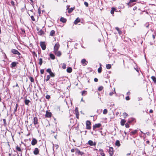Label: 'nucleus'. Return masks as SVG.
Here are the masks:
<instances>
[{"label":"nucleus","instance_id":"obj_1","mask_svg":"<svg viewBox=\"0 0 156 156\" xmlns=\"http://www.w3.org/2000/svg\"><path fill=\"white\" fill-rule=\"evenodd\" d=\"M91 123L90 121L87 120L86 122V129H90L91 127L90 126Z\"/></svg>","mask_w":156,"mask_h":156},{"label":"nucleus","instance_id":"obj_2","mask_svg":"<svg viewBox=\"0 0 156 156\" xmlns=\"http://www.w3.org/2000/svg\"><path fill=\"white\" fill-rule=\"evenodd\" d=\"M11 52L14 54L18 55L20 57V55H21V54L16 49H12L11 50Z\"/></svg>","mask_w":156,"mask_h":156},{"label":"nucleus","instance_id":"obj_3","mask_svg":"<svg viewBox=\"0 0 156 156\" xmlns=\"http://www.w3.org/2000/svg\"><path fill=\"white\" fill-rule=\"evenodd\" d=\"M87 144L90 145V146H95L96 144V142H93L91 140H89L88 141Z\"/></svg>","mask_w":156,"mask_h":156},{"label":"nucleus","instance_id":"obj_4","mask_svg":"<svg viewBox=\"0 0 156 156\" xmlns=\"http://www.w3.org/2000/svg\"><path fill=\"white\" fill-rule=\"evenodd\" d=\"M40 46L43 50H45L46 48V45L44 42L41 41L40 43Z\"/></svg>","mask_w":156,"mask_h":156},{"label":"nucleus","instance_id":"obj_5","mask_svg":"<svg viewBox=\"0 0 156 156\" xmlns=\"http://www.w3.org/2000/svg\"><path fill=\"white\" fill-rule=\"evenodd\" d=\"M60 45L58 43H57L55 44L54 46V51H58L59 47Z\"/></svg>","mask_w":156,"mask_h":156},{"label":"nucleus","instance_id":"obj_6","mask_svg":"<svg viewBox=\"0 0 156 156\" xmlns=\"http://www.w3.org/2000/svg\"><path fill=\"white\" fill-rule=\"evenodd\" d=\"M114 151L113 147H109V153L110 156H112L114 154Z\"/></svg>","mask_w":156,"mask_h":156},{"label":"nucleus","instance_id":"obj_7","mask_svg":"<svg viewBox=\"0 0 156 156\" xmlns=\"http://www.w3.org/2000/svg\"><path fill=\"white\" fill-rule=\"evenodd\" d=\"M33 123L35 125H36L38 124V119L37 117H34L33 119Z\"/></svg>","mask_w":156,"mask_h":156},{"label":"nucleus","instance_id":"obj_8","mask_svg":"<svg viewBox=\"0 0 156 156\" xmlns=\"http://www.w3.org/2000/svg\"><path fill=\"white\" fill-rule=\"evenodd\" d=\"M52 114L51 112L47 111L46 112L45 116L46 118H50Z\"/></svg>","mask_w":156,"mask_h":156},{"label":"nucleus","instance_id":"obj_9","mask_svg":"<svg viewBox=\"0 0 156 156\" xmlns=\"http://www.w3.org/2000/svg\"><path fill=\"white\" fill-rule=\"evenodd\" d=\"M101 126V124L99 123L98 124H96L94 125L93 126V130H94L96 128H100Z\"/></svg>","mask_w":156,"mask_h":156},{"label":"nucleus","instance_id":"obj_10","mask_svg":"<svg viewBox=\"0 0 156 156\" xmlns=\"http://www.w3.org/2000/svg\"><path fill=\"white\" fill-rule=\"evenodd\" d=\"M37 143V140L36 139H35V138H33L32 139V141H31V144L32 145L34 146V145H35Z\"/></svg>","mask_w":156,"mask_h":156},{"label":"nucleus","instance_id":"obj_11","mask_svg":"<svg viewBox=\"0 0 156 156\" xmlns=\"http://www.w3.org/2000/svg\"><path fill=\"white\" fill-rule=\"evenodd\" d=\"M138 130L137 129L133 131H131L130 133V135L131 136L134 135L137 133Z\"/></svg>","mask_w":156,"mask_h":156},{"label":"nucleus","instance_id":"obj_12","mask_svg":"<svg viewBox=\"0 0 156 156\" xmlns=\"http://www.w3.org/2000/svg\"><path fill=\"white\" fill-rule=\"evenodd\" d=\"M39 151L37 148H35L34 151H33V153L34 154L37 155L39 154Z\"/></svg>","mask_w":156,"mask_h":156},{"label":"nucleus","instance_id":"obj_13","mask_svg":"<svg viewBox=\"0 0 156 156\" xmlns=\"http://www.w3.org/2000/svg\"><path fill=\"white\" fill-rule=\"evenodd\" d=\"M18 63V62H12L10 65V67L11 68H13L16 67V66L17 64Z\"/></svg>","mask_w":156,"mask_h":156},{"label":"nucleus","instance_id":"obj_14","mask_svg":"<svg viewBox=\"0 0 156 156\" xmlns=\"http://www.w3.org/2000/svg\"><path fill=\"white\" fill-rule=\"evenodd\" d=\"M135 120L134 118H131L128 119V122L129 123H131L132 122H134Z\"/></svg>","mask_w":156,"mask_h":156},{"label":"nucleus","instance_id":"obj_15","mask_svg":"<svg viewBox=\"0 0 156 156\" xmlns=\"http://www.w3.org/2000/svg\"><path fill=\"white\" fill-rule=\"evenodd\" d=\"M55 55L58 56H60L61 55V52L60 51H54Z\"/></svg>","mask_w":156,"mask_h":156},{"label":"nucleus","instance_id":"obj_16","mask_svg":"<svg viewBox=\"0 0 156 156\" xmlns=\"http://www.w3.org/2000/svg\"><path fill=\"white\" fill-rule=\"evenodd\" d=\"M80 20L78 17L76 18L74 22V24H77L78 23L80 22Z\"/></svg>","mask_w":156,"mask_h":156},{"label":"nucleus","instance_id":"obj_17","mask_svg":"<svg viewBox=\"0 0 156 156\" xmlns=\"http://www.w3.org/2000/svg\"><path fill=\"white\" fill-rule=\"evenodd\" d=\"M60 21L63 23H65L66 22L67 20L64 18L62 17L60 19Z\"/></svg>","mask_w":156,"mask_h":156},{"label":"nucleus","instance_id":"obj_18","mask_svg":"<svg viewBox=\"0 0 156 156\" xmlns=\"http://www.w3.org/2000/svg\"><path fill=\"white\" fill-rule=\"evenodd\" d=\"M55 33V31L54 30H51L50 33V36H53Z\"/></svg>","mask_w":156,"mask_h":156},{"label":"nucleus","instance_id":"obj_19","mask_svg":"<svg viewBox=\"0 0 156 156\" xmlns=\"http://www.w3.org/2000/svg\"><path fill=\"white\" fill-rule=\"evenodd\" d=\"M99 151H100L101 152L100 153V154L102 156H105V154L104 153L102 149H100L99 150Z\"/></svg>","mask_w":156,"mask_h":156},{"label":"nucleus","instance_id":"obj_20","mask_svg":"<svg viewBox=\"0 0 156 156\" xmlns=\"http://www.w3.org/2000/svg\"><path fill=\"white\" fill-rule=\"evenodd\" d=\"M81 62L82 63V64H83V65H87V62H86V60L85 59H83L81 60Z\"/></svg>","mask_w":156,"mask_h":156},{"label":"nucleus","instance_id":"obj_21","mask_svg":"<svg viewBox=\"0 0 156 156\" xmlns=\"http://www.w3.org/2000/svg\"><path fill=\"white\" fill-rule=\"evenodd\" d=\"M18 106V104L17 103L16 104L15 108L14 110V112H13V113L14 114H15V112H16L17 111Z\"/></svg>","mask_w":156,"mask_h":156},{"label":"nucleus","instance_id":"obj_22","mask_svg":"<svg viewBox=\"0 0 156 156\" xmlns=\"http://www.w3.org/2000/svg\"><path fill=\"white\" fill-rule=\"evenodd\" d=\"M72 69L70 67H68L66 69L67 72L68 73H71L72 71Z\"/></svg>","mask_w":156,"mask_h":156},{"label":"nucleus","instance_id":"obj_23","mask_svg":"<svg viewBox=\"0 0 156 156\" xmlns=\"http://www.w3.org/2000/svg\"><path fill=\"white\" fill-rule=\"evenodd\" d=\"M44 34V32L42 30V29H41L38 33V34L39 35H41Z\"/></svg>","mask_w":156,"mask_h":156},{"label":"nucleus","instance_id":"obj_24","mask_svg":"<svg viewBox=\"0 0 156 156\" xmlns=\"http://www.w3.org/2000/svg\"><path fill=\"white\" fill-rule=\"evenodd\" d=\"M115 145L118 147H119L120 146V142L119 140H116L115 142Z\"/></svg>","mask_w":156,"mask_h":156},{"label":"nucleus","instance_id":"obj_25","mask_svg":"<svg viewBox=\"0 0 156 156\" xmlns=\"http://www.w3.org/2000/svg\"><path fill=\"white\" fill-rule=\"evenodd\" d=\"M24 101L26 105H28L29 104L30 102V101L29 100L26 99Z\"/></svg>","mask_w":156,"mask_h":156},{"label":"nucleus","instance_id":"obj_26","mask_svg":"<svg viewBox=\"0 0 156 156\" xmlns=\"http://www.w3.org/2000/svg\"><path fill=\"white\" fill-rule=\"evenodd\" d=\"M116 10L115 8L114 7H112L111 9V13L112 14H113L114 13V11Z\"/></svg>","mask_w":156,"mask_h":156},{"label":"nucleus","instance_id":"obj_27","mask_svg":"<svg viewBox=\"0 0 156 156\" xmlns=\"http://www.w3.org/2000/svg\"><path fill=\"white\" fill-rule=\"evenodd\" d=\"M74 8H69L68 11V13H71V12H72L73 10H74Z\"/></svg>","mask_w":156,"mask_h":156},{"label":"nucleus","instance_id":"obj_28","mask_svg":"<svg viewBox=\"0 0 156 156\" xmlns=\"http://www.w3.org/2000/svg\"><path fill=\"white\" fill-rule=\"evenodd\" d=\"M151 79L152 80L154 83H156V78L154 76H152L151 77Z\"/></svg>","mask_w":156,"mask_h":156},{"label":"nucleus","instance_id":"obj_29","mask_svg":"<svg viewBox=\"0 0 156 156\" xmlns=\"http://www.w3.org/2000/svg\"><path fill=\"white\" fill-rule=\"evenodd\" d=\"M134 4H133L132 2H130L127 3V5L129 6V7L133 6Z\"/></svg>","mask_w":156,"mask_h":156},{"label":"nucleus","instance_id":"obj_30","mask_svg":"<svg viewBox=\"0 0 156 156\" xmlns=\"http://www.w3.org/2000/svg\"><path fill=\"white\" fill-rule=\"evenodd\" d=\"M126 122V121L124 119H122L121 121V124L122 126H124Z\"/></svg>","mask_w":156,"mask_h":156},{"label":"nucleus","instance_id":"obj_31","mask_svg":"<svg viewBox=\"0 0 156 156\" xmlns=\"http://www.w3.org/2000/svg\"><path fill=\"white\" fill-rule=\"evenodd\" d=\"M50 58L52 59H55V56L52 54H50Z\"/></svg>","mask_w":156,"mask_h":156},{"label":"nucleus","instance_id":"obj_32","mask_svg":"<svg viewBox=\"0 0 156 156\" xmlns=\"http://www.w3.org/2000/svg\"><path fill=\"white\" fill-rule=\"evenodd\" d=\"M50 77H51L49 76V75H48L47 76L46 78L44 79V81H48L50 79Z\"/></svg>","mask_w":156,"mask_h":156},{"label":"nucleus","instance_id":"obj_33","mask_svg":"<svg viewBox=\"0 0 156 156\" xmlns=\"http://www.w3.org/2000/svg\"><path fill=\"white\" fill-rule=\"evenodd\" d=\"M87 94V92L86 91L83 90L82 92V95L83 96L86 95Z\"/></svg>","mask_w":156,"mask_h":156},{"label":"nucleus","instance_id":"obj_34","mask_svg":"<svg viewBox=\"0 0 156 156\" xmlns=\"http://www.w3.org/2000/svg\"><path fill=\"white\" fill-rule=\"evenodd\" d=\"M50 77H54L55 76V74L51 72L50 73H49V75H48Z\"/></svg>","mask_w":156,"mask_h":156},{"label":"nucleus","instance_id":"obj_35","mask_svg":"<svg viewBox=\"0 0 156 156\" xmlns=\"http://www.w3.org/2000/svg\"><path fill=\"white\" fill-rule=\"evenodd\" d=\"M106 68L108 69H110L111 68V66L110 64H108L106 65Z\"/></svg>","mask_w":156,"mask_h":156},{"label":"nucleus","instance_id":"obj_36","mask_svg":"<svg viewBox=\"0 0 156 156\" xmlns=\"http://www.w3.org/2000/svg\"><path fill=\"white\" fill-rule=\"evenodd\" d=\"M100 66H101V63L100 64ZM101 71H102V68L101 67V66H100V67L98 69V73H100L101 72Z\"/></svg>","mask_w":156,"mask_h":156},{"label":"nucleus","instance_id":"obj_37","mask_svg":"<svg viewBox=\"0 0 156 156\" xmlns=\"http://www.w3.org/2000/svg\"><path fill=\"white\" fill-rule=\"evenodd\" d=\"M11 5L13 6L14 8H16L15 5L14 3V2L13 1H11Z\"/></svg>","mask_w":156,"mask_h":156},{"label":"nucleus","instance_id":"obj_38","mask_svg":"<svg viewBox=\"0 0 156 156\" xmlns=\"http://www.w3.org/2000/svg\"><path fill=\"white\" fill-rule=\"evenodd\" d=\"M39 64L41 66L42 64V58H40L39 59Z\"/></svg>","mask_w":156,"mask_h":156},{"label":"nucleus","instance_id":"obj_39","mask_svg":"<svg viewBox=\"0 0 156 156\" xmlns=\"http://www.w3.org/2000/svg\"><path fill=\"white\" fill-rule=\"evenodd\" d=\"M16 150L19 151H21V148L19 147L18 146H17L16 147Z\"/></svg>","mask_w":156,"mask_h":156},{"label":"nucleus","instance_id":"obj_40","mask_svg":"<svg viewBox=\"0 0 156 156\" xmlns=\"http://www.w3.org/2000/svg\"><path fill=\"white\" fill-rule=\"evenodd\" d=\"M29 78L31 82H34V80L33 77L31 76H30Z\"/></svg>","mask_w":156,"mask_h":156},{"label":"nucleus","instance_id":"obj_41","mask_svg":"<svg viewBox=\"0 0 156 156\" xmlns=\"http://www.w3.org/2000/svg\"><path fill=\"white\" fill-rule=\"evenodd\" d=\"M107 112L108 110L106 109H105L103 111V114H107Z\"/></svg>","mask_w":156,"mask_h":156},{"label":"nucleus","instance_id":"obj_42","mask_svg":"<svg viewBox=\"0 0 156 156\" xmlns=\"http://www.w3.org/2000/svg\"><path fill=\"white\" fill-rule=\"evenodd\" d=\"M58 145H57V144L54 145L53 144V149H54L55 147L56 149H58Z\"/></svg>","mask_w":156,"mask_h":156},{"label":"nucleus","instance_id":"obj_43","mask_svg":"<svg viewBox=\"0 0 156 156\" xmlns=\"http://www.w3.org/2000/svg\"><path fill=\"white\" fill-rule=\"evenodd\" d=\"M103 87L101 86H100V87H99L98 88V90L100 91H101V90H102V89H103Z\"/></svg>","mask_w":156,"mask_h":156},{"label":"nucleus","instance_id":"obj_44","mask_svg":"<svg viewBox=\"0 0 156 156\" xmlns=\"http://www.w3.org/2000/svg\"><path fill=\"white\" fill-rule=\"evenodd\" d=\"M79 153H80V151L78 149L76 148L75 153L76 154H79Z\"/></svg>","mask_w":156,"mask_h":156},{"label":"nucleus","instance_id":"obj_45","mask_svg":"<svg viewBox=\"0 0 156 156\" xmlns=\"http://www.w3.org/2000/svg\"><path fill=\"white\" fill-rule=\"evenodd\" d=\"M102 112L101 109H99L97 110V112L98 114H100Z\"/></svg>","mask_w":156,"mask_h":156},{"label":"nucleus","instance_id":"obj_46","mask_svg":"<svg viewBox=\"0 0 156 156\" xmlns=\"http://www.w3.org/2000/svg\"><path fill=\"white\" fill-rule=\"evenodd\" d=\"M62 67L63 69H65L66 68V65L65 63H63Z\"/></svg>","mask_w":156,"mask_h":156},{"label":"nucleus","instance_id":"obj_47","mask_svg":"<svg viewBox=\"0 0 156 156\" xmlns=\"http://www.w3.org/2000/svg\"><path fill=\"white\" fill-rule=\"evenodd\" d=\"M76 148H73L71 150V151L72 153L76 152Z\"/></svg>","mask_w":156,"mask_h":156},{"label":"nucleus","instance_id":"obj_48","mask_svg":"<svg viewBox=\"0 0 156 156\" xmlns=\"http://www.w3.org/2000/svg\"><path fill=\"white\" fill-rule=\"evenodd\" d=\"M156 37V34L155 33H154V34H153L152 35V37L153 39V40Z\"/></svg>","mask_w":156,"mask_h":156},{"label":"nucleus","instance_id":"obj_49","mask_svg":"<svg viewBox=\"0 0 156 156\" xmlns=\"http://www.w3.org/2000/svg\"><path fill=\"white\" fill-rule=\"evenodd\" d=\"M46 71L48 73H50L52 72L51 71V69L49 68L47 69Z\"/></svg>","mask_w":156,"mask_h":156},{"label":"nucleus","instance_id":"obj_50","mask_svg":"<svg viewBox=\"0 0 156 156\" xmlns=\"http://www.w3.org/2000/svg\"><path fill=\"white\" fill-rule=\"evenodd\" d=\"M45 98L47 99H49L50 98V95H46V96H45Z\"/></svg>","mask_w":156,"mask_h":156},{"label":"nucleus","instance_id":"obj_51","mask_svg":"<svg viewBox=\"0 0 156 156\" xmlns=\"http://www.w3.org/2000/svg\"><path fill=\"white\" fill-rule=\"evenodd\" d=\"M84 4L86 7H87L88 6V4L87 2H84Z\"/></svg>","mask_w":156,"mask_h":156},{"label":"nucleus","instance_id":"obj_52","mask_svg":"<svg viewBox=\"0 0 156 156\" xmlns=\"http://www.w3.org/2000/svg\"><path fill=\"white\" fill-rule=\"evenodd\" d=\"M144 26L146 28H148L149 25L148 23H146L145 24Z\"/></svg>","mask_w":156,"mask_h":156},{"label":"nucleus","instance_id":"obj_53","mask_svg":"<svg viewBox=\"0 0 156 156\" xmlns=\"http://www.w3.org/2000/svg\"><path fill=\"white\" fill-rule=\"evenodd\" d=\"M31 20L33 21H35V19L34 17V16H31Z\"/></svg>","mask_w":156,"mask_h":156},{"label":"nucleus","instance_id":"obj_54","mask_svg":"<svg viewBox=\"0 0 156 156\" xmlns=\"http://www.w3.org/2000/svg\"><path fill=\"white\" fill-rule=\"evenodd\" d=\"M137 1V0H130L129 2H130L133 3V2H136Z\"/></svg>","mask_w":156,"mask_h":156},{"label":"nucleus","instance_id":"obj_55","mask_svg":"<svg viewBox=\"0 0 156 156\" xmlns=\"http://www.w3.org/2000/svg\"><path fill=\"white\" fill-rule=\"evenodd\" d=\"M75 111L76 113H77L78 114H79L78 110V108H76L75 109Z\"/></svg>","mask_w":156,"mask_h":156},{"label":"nucleus","instance_id":"obj_56","mask_svg":"<svg viewBox=\"0 0 156 156\" xmlns=\"http://www.w3.org/2000/svg\"><path fill=\"white\" fill-rule=\"evenodd\" d=\"M114 94V92H113L112 91V92H111L110 93H109V95L110 96H112L113 95V94Z\"/></svg>","mask_w":156,"mask_h":156},{"label":"nucleus","instance_id":"obj_57","mask_svg":"<svg viewBox=\"0 0 156 156\" xmlns=\"http://www.w3.org/2000/svg\"><path fill=\"white\" fill-rule=\"evenodd\" d=\"M40 73L41 74H43L44 73V70L43 69H41L40 70Z\"/></svg>","mask_w":156,"mask_h":156},{"label":"nucleus","instance_id":"obj_58","mask_svg":"<svg viewBox=\"0 0 156 156\" xmlns=\"http://www.w3.org/2000/svg\"><path fill=\"white\" fill-rule=\"evenodd\" d=\"M118 33L120 34H122V31L121 30H119L118 31Z\"/></svg>","mask_w":156,"mask_h":156},{"label":"nucleus","instance_id":"obj_59","mask_svg":"<svg viewBox=\"0 0 156 156\" xmlns=\"http://www.w3.org/2000/svg\"><path fill=\"white\" fill-rule=\"evenodd\" d=\"M125 126L126 128H128L129 126L128 123H126L125 124Z\"/></svg>","mask_w":156,"mask_h":156},{"label":"nucleus","instance_id":"obj_60","mask_svg":"<svg viewBox=\"0 0 156 156\" xmlns=\"http://www.w3.org/2000/svg\"><path fill=\"white\" fill-rule=\"evenodd\" d=\"M126 99L127 101L129 100L130 99L129 97V96L126 97Z\"/></svg>","mask_w":156,"mask_h":156},{"label":"nucleus","instance_id":"obj_61","mask_svg":"<svg viewBox=\"0 0 156 156\" xmlns=\"http://www.w3.org/2000/svg\"><path fill=\"white\" fill-rule=\"evenodd\" d=\"M123 115L124 116H127L128 115L126 113L124 112L123 113Z\"/></svg>","mask_w":156,"mask_h":156},{"label":"nucleus","instance_id":"obj_62","mask_svg":"<svg viewBox=\"0 0 156 156\" xmlns=\"http://www.w3.org/2000/svg\"><path fill=\"white\" fill-rule=\"evenodd\" d=\"M38 13L39 14V15H40L41 13V9H40V8L38 9Z\"/></svg>","mask_w":156,"mask_h":156},{"label":"nucleus","instance_id":"obj_63","mask_svg":"<svg viewBox=\"0 0 156 156\" xmlns=\"http://www.w3.org/2000/svg\"><path fill=\"white\" fill-rule=\"evenodd\" d=\"M94 80L95 82H97L98 81V79L96 78H94Z\"/></svg>","mask_w":156,"mask_h":156},{"label":"nucleus","instance_id":"obj_64","mask_svg":"<svg viewBox=\"0 0 156 156\" xmlns=\"http://www.w3.org/2000/svg\"><path fill=\"white\" fill-rule=\"evenodd\" d=\"M33 55H35V56H37V54L36 53H35V52L34 51H33Z\"/></svg>","mask_w":156,"mask_h":156}]
</instances>
